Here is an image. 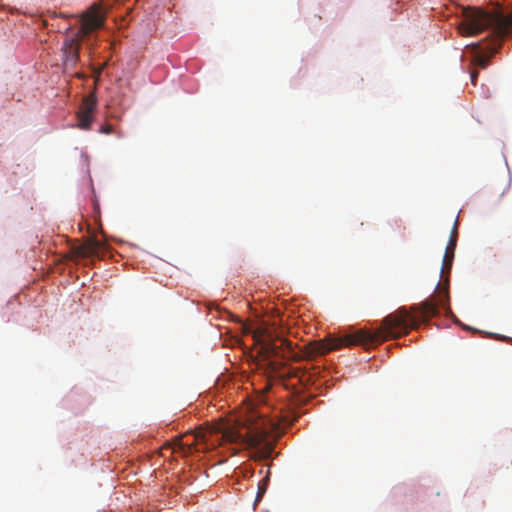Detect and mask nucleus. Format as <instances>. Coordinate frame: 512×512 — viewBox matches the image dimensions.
<instances>
[{
  "label": "nucleus",
  "mask_w": 512,
  "mask_h": 512,
  "mask_svg": "<svg viewBox=\"0 0 512 512\" xmlns=\"http://www.w3.org/2000/svg\"><path fill=\"white\" fill-rule=\"evenodd\" d=\"M272 386H264L262 389H253L252 392H246L243 399V407L238 419L234 423L221 421L213 425L210 429L209 438L207 434L186 435V440H181L175 448V452H181L184 455L199 451V444H205L212 441V445L217 442L219 445L234 444L238 446L257 447L261 445L266 438L277 428L274 420L267 418L266 412L257 410L259 405L267 404V394Z\"/></svg>",
  "instance_id": "2"
},
{
  "label": "nucleus",
  "mask_w": 512,
  "mask_h": 512,
  "mask_svg": "<svg viewBox=\"0 0 512 512\" xmlns=\"http://www.w3.org/2000/svg\"><path fill=\"white\" fill-rule=\"evenodd\" d=\"M97 107V98L94 93L84 97L80 110L77 113L78 127L88 130L93 121V113Z\"/></svg>",
  "instance_id": "5"
},
{
  "label": "nucleus",
  "mask_w": 512,
  "mask_h": 512,
  "mask_svg": "<svg viewBox=\"0 0 512 512\" xmlns=\"http://www.w3.org/2000/svg\"><path fill=\"white\" fill-rule=\"evenodd\" d=\"M99 131L103 134H111L113 127L111 125H102Z\"/></svg>",
  "instance_id": "10"
},
{
  "label": "nucleus",
  "mask_w": 512,
  "mask_h": 512,
  "mask_svg": "<svg viewBox=\"0 0 512 512\" xmlns=\"http://www.w3.org/2000/svg\"><path fill=\"white\" fill-rule=\"evenodd\" d=\"M102 72V68H99L97 71H95V74H96V78L98 79L100 74Z\"/></svg>",
  "instance_id": "12"
},
{
  "label": "nucleus",
  "mask_w": 512,
  "mask_h": 512,
  "mask_svg": "<svg viewBox=\"0 0 512 512\" xmlns=\"http://www.w3.org/2000/svg\"><path fill=\"white\" fill-rule=\"evenodd\" d=\"M105 13L101 3H94L82 16V26L75 36L67 37L63 45L64 65L73 67L79 60L80 39L103 26Z\"/></svg>",
  "instance_id": "4"
},
{
  "label": "nucleus",
  "mask_w": 512,
  "mask_h": 512,
  "mask_svg": "<svg viewBox=\"0 0 512 512\" xmlns=\"http://www.w3.org/2000/svg\"><path fill=\"white\" fill-rule=\"evenodd\" d=\"M512 28V13L504 15L500 12H486L481 9L467 8L463 11V20L458 25L460 34L464 37H472L480 34L486 29H491L494 39L488 47L490 55L483 52L480 43L472 45L476 53L474 62L477 66L485 69L492 55L497 53L499 48L498 41L507 36Z\"/></svg>",
  "instance_id": "3"
},
{
  "label": "nucleus",
  "mask_w": 512,
  "mask_h": 512,
  "mask_svg": "<svg viewBox=\"0 0 512 512\" xmlns=\"http://www.w3.org/2000/svg\"><path fill=\"white\" fill-rule=\"evenodd\" d=\"M457 226H458V220L456 219V221L454 223V227H453L451 235H450V238H449V241H448V244H447V247H446V250H445L444 257H443L442 271L446 268L450 269L452 266V262L454 259V252H455V248L457 245V233H458Z\"/></svg>",
  "instance_id": "7"
},
{
  "label": "nucleus",
  "mask_w": 512,
  "mask_h": 512,
  "mask_svg": "<svg viewBox=\"0 0 512 512\" xmlns=\"http://www.w3.org/2000/svg\"><path fill=\"white\" fill-rule=\"evenodd\" d=\"M477 76H478L477 72H472L471 73V81H472L473 85H476Z\"/></svg>",
  "instance_id": "11"
},
{
  "label": "nucleus",
  "mask_w": 512,
  "mask_h": 512,
  "mask_svg": "<svg viewBox=\"0 0 512 512\" xmlns=\"http://www.w3.org/2000/svg\"><path fill=\"white\" fill-rule=\"evenodd\" d=\"M266 489H267V480L263 479L261 482L258 483V492H257V496L255 498L254 505H257V503L261 501L263 495L266 492Z\"/></svg>",
  "instance_id": "9"
},
{
  "label": "nucleus",
  "mask_w": 512,
  "mask_h": 512,
  "mask_svg": "<svg viewBox=\"0 0 512 512\" xmlns=\"http://www.w3.org/2000/svg\"><path fill=\"white\" fill-rule=\"evenodd\" d=\"M448 291H440L425 301L414 304L410 311L402 307L389 314L382 320V325L376 331L358 329L343 336H328L325 339L312 341L305 347L297 349L291 341L274 335L265 330L261 335V350L266 357H282L293 361L325 355L342 347L360 345L364 348L376 346L388 338H398L416 329L422 322L438 314L439 307L449 309L447 306Z\"/></svg>",
  "instance_id": "1"
},
{
  "label": "nucleus",
  "mask_w": 512,
  "mask_h": 512,
  "mask_svg": "<svg viewBox=\"0 0 512 512\" xmlns=\"http://www.w3.org/2000/svg\"><path fill=\"white\" fill-rule=\"evenodd\" d=\"M102 250H104V243L96 237H89L82 244L74 248L75 254L82 258L96 256Z\"/></svg>",
  "instance_id": "6"
},
{
  "label": "nucleus",
  "mask_w": 512,
  "mask_h": 512,
  "mask_svg": "<svg viewBox=\"0 0 512 512\" xmlns=\"http://www.w3.org/2000/svg\"><path fill=\"white\" fill-rule=\"evenodd\" d=\"M284 387L287 390V392L289 393V396L292 398L293 403L300 404V403L305 402L306 397L302 396L297 389L299 386L292 385V386H284Z\"/></svg>",
  "instance_id": "8"
}]
</instances>
